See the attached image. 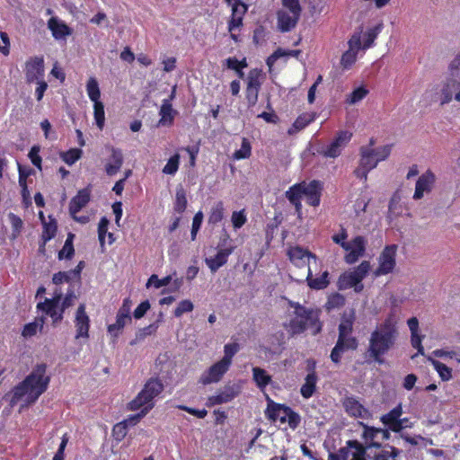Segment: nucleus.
<instances>
[{
  "mask_svg": "<svg viewBox=\"0 0 460 460\" xmlns=\"http://www.w3.org/2000/svg\"><path fill=\"white\" fill-rule=\"evenodd\" d=\"M49 381V376H26L22 382L5 395L9 400L10 407L13 408L19 402H22L19 411L21 412L24 408L34 404L48 389Z\"/></svg>",
  "mask_w": 460,
  "mask_h": 460,
  "instance_id": "1",
  "label": "nucleus"
},
{
  "mask_svg": "<svg viewBox=\"0 0 460 460\" xmlns=\"http://www.w3.org/2000/svg\"><path fill=\"white\" fill-rule=\"evenodd\" d=\"M402 415V405L399 404L381 416L380 420L384 424L385 429L368 426L367 424L360 422L359 424L363 428L361 435L362 439L370 442L368 447H380L381 443L376 441L378 435H381L382 440H388L391 437L390 431L399 433L402 430V422L400 421Z\"/></svg>",
  "mask_w": 460,
  "mask_h": 460,
  "instance_id": "2",
  "label": "nucleus"
},
{
  "mask_svg": "<svg viewBox=\"0 0 460 460\" xmlns=\"http://www.w3.org/2000/svg\"><path fill=\"white\" fill-rule=\"evenodd\" d=\"M396 330L389 322L385 321L372 333L369 340L368 353L371 358L378 364L385 362L383 356L392 348L395 341Z\"/></svg>",
  "mask_w": 460,
  "mask_h": 460,
  "instance_id": "3",
  "label": "nucleus"
},
{
  "mask_svg": "<svg viewBox=\"0 0 460 460\" xmlns=\"http://www.w3.org/2000/svg\"><path fill=\"white\" fill-rule=\"evenodd\" d=\"M299 314L301 315H292L288 322L283 323V327L291 336L303 333L306 330H310L313 335L321 332L323 324L320 322V309L310 307Z\"/></svg>",
  "mask_w": 460,
  "mask_h": 460,
  "instance_id": "4",
  "label": "nucleus"
},
{
  "mask_svg": "<svg viewBox=\"0 0 460 460\" xmlns=\"http://www.w3.org/2000/svg\"><path fill=\"white\" fill-rule=\"evenodd\" d=\"M164 389V385L157 376L149 378L137 396L127 403V410L136 411L143 407L150 411L155 407V399Z\"/></svg>",
  "mask_w": 460,
  "mask_h": 460,
  "instance_id": "5",
  "label": "nucleus"
},
{
  "mask_svg": "<svg viewBox=\"0 0 460 460\" xmlns=\"http://www.w3.org/2000/svg\"><path fill=\"white\" fill-rule=\"evenodd\" d=\"M370 269V262L364 261L353 270L342 274L338 280L339 289L354 288L355 292H361L364 288L361 282L367 277Z\"/></svg>",
  "mask_w": 460,
  "mask_h": 460,
  "instance_id": "6",
  "label": "nucleus"
},
{
  "mask_svg": "<svg viewBox=\"0 0 460 460\" xmlns=\"http://www.w3.org/2000/svg\"><path fill=\"white\" fill-rule=\"evenodd\" d=\"M365 446L358 440H348L346 447H341L337 453H330L329 460H367V450L370 442L364 440Z\"/></svg>",
  "mask_w": 460,
  "mask_h": 460,
  "instance_id": "7",
  "label": "nucleus"
},
{
  "mask_svg": "<svg viewBox=\"0 0 460 460\" xmlns=\"http://www.w3.org/2000/svg\"><path fill=\"white\" fill-rule=\"evenodd\" d=\"M302 199L305 196L308 205L317 207L320 204L322 184L319 181H312L309 183L302 181L289 188Z\"/></svg>",
  "mask_w": 460,
  "mask_h": 460,
  "instance_id": "8",
  "label": "nucleus"
},
{
  "mask_svg": "<svg viewBox=\"0 0 460 460\" xmlns=\"http://www.w3.org/2000/svg\"><path fill=\"white\" fill-rule=\"evenodd\" d=\"M351 137V132L347 130H341L338 132L336 137L332 140V142L330 145L323 147L321 151H319V153L325 157L336 158L341 154V151L349 144Z\"/></svg>",
  "mask_w": 460,
  "mask_h": 460,
  "instance_id": "9",
  "label": "nucleus"
},
{
  "mask_svg": "<svg viewBox=\"0 0 460 460\" xmlns=\"http://www.w3.org/2000/svg\"><path fill=\"white\" fill-rule=\"evenodd\" d=\"M61 298L62 293L55 292L53 298H45L43 302H40L37 305V309L46 314L47 315H49L52 318L53 323H57L63 319L64 310L61 306H59Z\"/></svg>",
  "mask_w": 460,
  "mask_h": 460,
  "instance_id": "10",
  "label": "nucleus"
},
{
  "mask_svg": "<svg viewBox=\"0 0 460 460\" xmlns=\"http://www.w3.org/2000/svg\"><path fill=\"white\" fill-rule=\"evenodd\" d=\"M349 244L343 250L347 252L344 256V261L347 264H354L359 258L363 257L366 252L367 241L362 235H358L347 242Z\"/></svg>",
  "mask_w": 460,
  "mask_h": 460,
  "instance_id": "11",
  "label": "nucleus"
},
{
  "mask_svg": "<svg viewBox=\"0 0 460 460\" xmlns=\"http://www.w3.org/2000/svg\"><path fill=\"white\" fill-rule=\"evenodd\" d=\"M241 390L242 387L239 384H228L219 390L217 394L209 396L207 399L206 406L210 408L215 405L229 402L241 393Z\"/></svg>",
  "mask_w": 460,
  "mask_h": 460,
  "instance_id": "12",
  "label": "nucleus"
},
{
  "mask_svg": "<svg viewBox=\"0 0 460 460\" xmlns=\"http://www.w3.org/2000/svg\"><path fill=\"white\" fill-rule=\"evenodd\" d=\"M397 252V245L392 244L386 246L381 252L378 262L379 266L375 270V276L386 275L393 271L395 266V257Z\"/></svg>",
  "mask_w": 460,
  "mask_h": 460,
  "instance_id": "13",
  "label": "nucleus"
},
{
  "mask_svg": "<svg viewBox=\"0 0 460 460\" xmlns=\"http://www.w3.org/2000/svg\"><path fill=\"white\" fill-rule=\"evenodd\" d=\"M239 349L238 343L226 344L223 358L209 367L208 374H225L232 363L233 357L238 352Z\"/></svg>",
  "mask_w": 460,
  "mask_h": 460,
  "instance_id": "14",
  "label": "nucleus"
},
{
  "mask_svg": "<svg viewBox=\"0 0 460 460\" xmlns=\"http://www.w3.org/2000/svg\"><path fill=\"white\" fill-rule=\"evenodd\" d=\"M358 341L351 334H339L335 347L331 353V358L333 362L338 363L341 355L348 349H356Z\"/></svg>",
  "mask_w": 460,
  "mask_h": 460,
  "instance_id": "15",
  "label": "nucleus"
},
{
  "mask_svg": "<svg viewBox=\"0 0 460 460\" xmlns=\"http://www.w3.org/2000/svg\"><path fill=\"white\" fill-rule=\"evenodd\" d=\"M25 78L26 82L31 84L33 82L43 79L44 77V60L42 58L34 57L29 59L25 64Z\"/></svg>",
  "mask_w": 460,
  "mask_h": 460,
  "instance_id": "16",
  "label": "nucleus"
},
{
  "mask_svg": "<svg viewBox=\"0 0 460 460\" xmlns=\"http://www.w3.org/2000/svg\"><path fill=\"white\" fill-rule=\"evenodd\" d=\"M288 257L292 263L297 268L307 267V269H309L311 268V260H313L314 263L317 261V258L314 254L298 246L289 249Z\"/></svg>",
  "mask_w": 460,
  "mask_h": 460,
  "instance_id": "17",
  "label": "nucleus"
},
{
  "mask_svg": "<svg viewBox=\"0 0 460 460\" xmlns=\"http://www.w3.org/2000/svg\"><path fill=\"white\" fill-rule=\"evenodd\" d=\"M460 81L457 77L448 75L442 83L440 89V104L445 105L449 103L455 94L459 91Z\"/></svg>",
  "mask_w": 460,
  "mask_h": 460,
  "instance_id": "18",
  "label": "nucleus"
},
{
  "mask_svg": "<svg viewBox=\"0 0 460 460\" xmlns=\"http://www.w3.org/2000/svg\"><path fill=\"white\" fill-rule=\"evenodd\" d=\"M289 409V406L282 403H278L268 398V404L265 410L266 418L273 422L279 421L281 424L287 422V411L284 410Z\"/></svg>",
  "mask_w": 460,
  "mask_h": 460,
  "instance_id": "19",
  "label": "nucleus"
},
{
  "mask_svg": "<svg viewBox=\"0 0 460 460\" xmlns=\"http://www.w3.org/2000/svg\"><path fill=\"white\" fill-rule=\"evenodd\" d=\"M75 323L76 328L75 338H88L90 319L85 312V305L84 304L80 305L76 310Z\"/></svg>",
  "mask_w": 460,
  "mask_h": 460,
  "instance_id": "20",
  "label": "nucleus"
},
{
  "mask_svg": "<svg viewBox=\"0 0 460 460\" xmlns=\"http://www.w3.org/2000/svg\"><path fill=\"white\" fill-rule=\"evenodd\" d=\"M435 182V175L431 171H427L421 174L415 186L414 199H420L425 192H430Z\"/></svg>",
  "mask_w": 460,
  "mask_h": 460,
  "instance_id": "21",
  "label": "nucleus"
},
{
  "mask_svg": "<svg viewBox=\"0 0 460 460\" xmlns=\"http://www.w3.org/2000/svg\"><path fill=\"white\" fill-rule=\"evenodd\" d=\"M233 252V248L220 249L215 257L206 258L205 262L211 270L216 272L217 270L227 262L229 255Z\"/></svg>",
  "mask_w": 460,
  "mask_h": 460,
  "instance_id": "22",
  "label": "nucleus"
},
{
  "mask_svg": "<svg viewBox=\"0 0 460 460\" xmlns=\"http://www.w3.org/2000/svg\"><path fill=\"white\" fill-rule=\"evenodd\" d=\"M300 17V14L291 13L287 10L278 12V26L281 31H289L293 29Z\"/></svg>",
  "mask_w": 460,
  "mask_h": 460,
  "instance_id": "23",
  "label": "nucleus"
},
{
  "mask_svg": "<svg viewBox=\"0 0 460 460\" xmlns=\"http://www.w3.org/2000/svg\"><path fill=\"white\" fill-rule=\"evenodd\" d=\"M305 280L310 288L320 290L325 288L329 285V272L323 271L320 276L314 278L311 268L307 269Z\"/></svg>",
  "mask_w": 460,
  "mask_h": 460,
  "instance_id": "24",
  "label": "nucleus"
},
{
  "mask_svg": "<svg viewBox=\"0 0 460 460\" xmlns=\"http://www.w3.org/2000/svg\"><path fill=\"white\" fill-rule=\"evenodd\" d=\"M123 164V155L121 150L111 147V155L105 165V172L109 176L116 174Z\"/></svg>",
  "mask_w": 460,
  "mask_h": 460,
  "instance_id": "25",
  "label": "nucleus"
},
{
  "mask_svg": "<svg viewBox=\"0 0 460 460\" xmlns=\"http://www.w3.org/2000/svg\"><path fill=\"white\" fill-rule=\"evenodd\" d=\"M376 448L379 451L374 454L372 457L373 460H396L402 453V450L389 444H381L380 447Z\"/></svg>",
  "mask_w": 460,
  "mask_h": 460,
  "instance_id": "26",
  "label": "nucleus"
},
{
  "mask_svg": "<svg viewBox=\"0 0 460 460\" xmlns=\"http://www.w3.org/2000/svg\"><path fill=\"white\" fill-rule=\"evenodd\" d=\"M90 200V191L88 189H83L78 191L69 204L70 215L77 214Z\"/></svg>",
  "mask_w": 460,
  "mask_h": 460,
  "instance_id": "27",
  "label": "nucleus"
},
{
  "mask_svg": "<svg viewBox=\"0 0 460 460\" xmlns=\"http://www.w3.org/2000/svg\"><path fill=\"white\" fill-rule=\"evenodd\" d=\"M48 27L51 31L53 37L57 40L63 39L71 33L68 26L56 17L49 20Z\"/></svg>",
  "mask_w": 460,
  "mask_h": 460,
  "instance_id": "28",
  "label": "nucleus"
},
{
  "mask_svg": "<svg viewBox=\"0 0 460 460\" xmlns=\"http://www.w3.org/2000/svg\"><path fill=\"white\" fill-rule=\"evenodd\" d=\"M176 111L172 109L170 100H163V103L159 111L161 119L159 120V126H170L173 122L174 115Z\"/></svg>",
  "mask_w": 460,
  "mask_h": 460,
  "instance_id": "29",
  "label": "nucleus"
},
{
  "mask_svg": "<svg viewBox=\"0 0 460 460\" xmlns=\"http://www.w3.org/2000/svg\"><path fill=\"white\" fill-rule=\"evenodd\" d=\"M344 406L346 411L351 416L366 418L368 415V411L359 402L353 398H348L344 402Z\"/></svg>",
  "mask_w": 460,
  "mask_h": 460,
  "instance_id": "30",
  "label": "nucleus"
},
{
  "mask_svg": "<svg viewBox=\"0 0 460 460\" xmlns=\"http://www.w3.org/2000/svg\"><path fill=\"white\" fill-rule=\"evenodd\" d=\"M359 164L369 170H373L377 166L378 163L374 156L373 148L368 146H362L360 148Z\"/></svg>",
  "mask_w": 460,
  "mask_h": 460,
  "instance_id": "31",
  "label": "nucleus"
},
{
  "mask_svg": "<svg viewBox=\"0 0 460 460\" xmlns=\"http://www.w3.org/2000/svg\"><path fill=\"white\" fill-rule=\"evenodd\" d=\"M315 115L314 113H303L296 118L291 128L288 130L289 135L297 133L304 129L307 125L314 120Z\"/></svg>",
  "mask_w": 460,
  "mask_h": 460,
  "instance_id": "32",
  "label": "nucleus"
},
{
  "mask_svg": "<svg viewBox=\"0 0 460 460\" xmlns=\"http://www.w3.org/2000/svg\"><path fill=\"white\" fill-rule=\"evenodd\" d=\"M45 323V317L40 316L36 317L35 320L31 323H29L24 325L23 330L22 332V335L24 338H31L34 336L38 331L41 332Z\"/></svg>",
  "mask_w": 460,
  "mask_h": 460,
  "instance_id": "33",
  "label": "nucleus"
},
{
  "mask_svg": "<svg viewBox=\"0 0 460 460\" xmlns=\"http://www.w3.org/2000/svg\"><path fill=\"white\" fill-rule=\"evenodd\" d=\"M317 376H306L305 383L300 388L303 398L309 399L316 391Z\"/></svg>",
  "mask_w": 460,
  "mask_h": 460,
  "instance_id": "34",
  "label": "nucleus"
},
{
  "mask_svg": "<svg viewBox=\"0 0 460 460\" xmlns=\"http://www.w3.org/2000/svg\"><path fill=\"white\" fill-rule=\"evenodd\" d=\"M186 191L183 187L180 186L176 189L174 210L182 213L187 208Z\"/></svg>",
  "mask_w": 460,
  "mask_h": 460,
  "instance_id": "35",
  "label": "nucleus"
},
{
  "mask_svg": "<svg viewBox=\"0 0 460 460\" xmlns=\"http://www.w3.org/2000/svg\"><path fill=\"white\" fill-rule=\"evenodd\" d=\"M86 92L93 102H100L101 91L98 82L94 77L89 78L86 84Z\"/></svg>",
  "mask_w": 460,
  "mask_h": 460,
  "instance_id": "36",
  "label": "nucleus"
},
{
  "mask_svg": "<svg viewBox=\"0 0 460 460\" xmlns=\"http://www.w3.org/2000/svg\"><path fill=\"white\" fill-rule=\"evenodd\" d=\"M224 204L222 201H218L213 205L208 217L209 224H217L224 217Z\"/></svg>",
  "mask_w": 460,
  "mask_h": 460,
  "instance_id": "37",
  "label": "nucleus"
},
{
  "mask_svg": "<svg viewBox=\"0 0 460 460\" xmlns=\"http://www.w3.org/2000/svg\"><path fill=\"white\" fill-rule=\"evenodd\" d=\"M252 146L246 137H243L241 148L233 154V158L235 160L246 159L251 156Z\"/></svg>",
  "mask_w": 460,
  "mask_h": 460,
  "instance_id": "38",
  "label": "nucleus"
},
{
  "mask_svg": "<svg viewBox=\"0 0 460 460\" xmlns=\"http://www.w3.org/2000/svg\"><path fill=\"white\" fill-rule=\"evenodd\" d=\"M345 305V297L340 293H334L328 297L325 307L328 311L338 309Z\"/></svg>",
  "mask_w": 460,
  "mask_h": 460,
  "instance_id": "39",
  "label": "nucleus"
},
{
  "mask_svg": "<svg viewBox=\"0 0 460 460\" xmlns=\"http://www.w3.org/2000/svg\"><path fill=\"white\" fill-rule=\"evenodd\" d=\"M157 328V323H151L148 326L139 329L136 333L135 339L130 342V344L134 345L143 341L148 335H151L152 333L155 332Z\"/></svg>",
  "mask_w": 460,
  "mask_h": 460,
  "instance_id": "40",
  "label": "nucleus"
},
{
  "mask_svg": "<svg viewBox=\"0 0 460 460\" xmlns=\"http://www.w3.org/2000/svg\"><path fill=\"white\" fill-rule=\"evenodd\" d=\"M83 151L79 148H72L66 152L61 153L62 160L68 165L74 164L82 156Z\"/></svg>",
  "mask_w": 460,
  "mask_h": 460,
  "instance_id": "41",
  "label": "nucleus"
},
{
  "mask_svg": "<svg viewBox=\"0 0 460 460\" xmlns=\"http://www.w3.org/2000/svg\"><path fill=\"white\" fill-rule=\"evenodd\" d=\"M93 114L97 127L102 129L104 126L105 112L104 106L102 102H93Z\"/></svg>",
  "mask_w": 460,
  "mask_h": 460,
  "instance_id": "42",
  "label": "nucleus"
},
{
  "mask_svg": "<svg viewBox=\"0 0 460 460\" xmlns=\"http://www.w3.org/2000/svg\"><path fill=\"white\" fill-rule=\"evenodd\" d=\"M179 164H180V155L175 154L172 157L169 158V160L167 161V164L163 168V172L164 174L174 175L179 169Z\"/></svg>",
  "mask_w": 460,
  "mask_h": 460,
  "instance_id": "43",
  "label": "nucleus"
},
{
  "mask_svg": "<svg viewBox=\"0 0 460 460\" xmlns=\"http://www.w3.org/2000/svg\"><path fill=\"white\" fill-rule=\"evenodd\" d=\"M138 411L137 413L129 415L127 419L122 420V422H125L127 429L136 426L149 412L148 409H144L143 407Z\"/></svg>",
  "mask_w": 460,
  "mask_h": 460,
  "instance_id": "44",
  "label": "nucleus"
},
{
  "mask_svg": "<svg viewBox=\"0 0 460 460\" xmlns=\"http://www.w3.org/2000/svg\"><path fill=\"white\" fill-rule=\"evenodd\" d=\"M285 412L287 411V422L288 424V427L295 430L297 429L301 423V416L295 411L291 407L289 409L284 410Z\"/></svg>",
  "mask_w": 460,
  "mask_h": 460,
  "instance_id": "45",
  "label": "nucleus"
},
{
  "mask_svg": "<svg viewBox=\"0 0 460 460\" xmlns=\"http://www.w3.org/2000/svg\"><path fill=\"white\" fill-rule=\"evenodd\" d=\"M128 434V429L125 425V422H118L116 423L113 428H112V430H111V435H112V438L117 441V442H121L127 436Z\"/></svg>",
  "mask_w": 460,
  "mask_h": 460,
  "instance_id": "46",
  "label": "nucleus"
},
{
  "mask_svg": "<svg viewBox=\"0 0 460 460\" xmlns=\"http://www.w3.org/2000/svg\"><path fill=\"white\" fill-rule=\"evenodd\" d=\"M171 281L172 276H166L163 279H159L157 275L153 274L147 280L146 288L153 286L155 288H160L162 287L169 285Z\"/></svg>",
  "mask_w": 460,
  "mask_h": 460,
  "instance_id": "47",
  "label": "nucleus"
},
{
  "mask_svg": "<svg viewBox=\"0 0 460 460\" xmlns=\"http://www.w3.org/2000/svg\"><path fill=\"white\" fill-rule=\"evenodd\" d=\"M131 322V316L119 315L117 314L116 315V323L113 324H110L108 327V331L111 333L114 332L120 331L126 324Z\"/></svg>",
  "mask_w": 460,
  "mask_h": 460,
  "instance_id": "48",
  "label": "nucleus"
},
{
  "mask_svg": "<svg viewBox=\"0 0 460 460\" xmlns=\"http://www.w3.org/2000/svg\"><path fill=\"white\" fill-rule=\"evenodd\" d=\"M194 305L193 303L189 299L181 300L177 307L175 308L173 314L174 316L179 318L185 313H190L193 310Z\"/></svg>",
  "mask_w": 460,
  "mask_h": 460,
  "instance_id": "49",
  "label": "nucleus"
},
{
  "mask_svg": "<svg viewBox=\"0 0 460 460\" xmlns=\"http://www.w3.org/2000/svg\"><path fill=\"white\" fill-rule=\"evenodd\" d=\"M286 198L289 200V202L295 206L296 212L297 216L300 217L302 214V203L301 198L296 193H295L292 190L288 189L286 191Z\"/></svg>",
  "mask_w": 460,
  "mask_h": 460,
  "instance_id": "50",
  "label": "nucleus"
},
{
  "mask_svg": "<svg viewBox=\"0 0 460 460\" xmlns=\"http://www.w3.org/2000/svg\"><path fill=\"white\" fill-rule=\"evenodd\" d=\"M368 91L365 87L355 89L347 98L346 102L349 104H355L366 97Z\"/></svg>",
  "mask_w": 460,
  "mask_h": 460,
  "instance_id": "51",
  "label": "nucleus"
},
{
  "mask_svg": "<svg viewBox=\"0 0 460 460\" xmlns=\"http://www.w3.org/2000/svg\"><path fill=\"white\" fill-rule=\"evenodd\" d=\"M44 229H43V232H42V239L44 241V243H47L48 241H49L50 239H52L55 234H56V232H57V225H56V222L55 221H51L49 223H44Z\"/></svg>",
  "mask_w": 460,
  "mask_h": 460,
  "instance_id": "52",
  "label": "nucleus"
},
{
  "mask_svg": "<svg viewBox=\"0 0 460 460\" xmlns=\"http://www.w3.org/2000/svg\"><path fill=\"white\" fill-rule=\"evenodd\" d=\"M380 30H381V25H378V26L369 29L366 32V34H365L366 39H365L364 45H363L364 49H368L373 45L375 40L376 39L378 33L380 32Z\"/></svg>",
  "mask_w": 460,
  "mask_h": 460,
  "instance_id": "53",
  "label": "nucleus"
},
{
  "mask_svg": "<svg viewBox=\"0 0 460 460\" xmlns=\"http://www.w3.org/2000/svg\"><path fill=\"white\" fill-rule=\"evenodd\" d=\"M109 220L103 217L101 218L98 226V238L101 246L103 248L105 243V236L108 233V226H109Z\"/></svg>",
  "mask_w": 460,
  "mask_h": 460,
  "instance_id": "54",
  "label": "nucleus"
},
{
  "mask_svg": "<svg viewBox=\"0 0 460 460\" xmlns=\"http://www.w3.org/2000/svg\"><path fill=\"white\" fill-rule=\"evenodd\" d=\"M357 54V52L350 49L343 53L341 59V64L343 68L348 69L356 62Z\"/></svg>",
  "mask_w": 460,
  "mask_h": 460,
  "instance_id": "55",
  "label": "nucleus"
},
{
  "mask_svg": "<svg viewBox=\"0 0 460 460\" xmlns=\"http://www.w3.org/2000/svg\"><path fill=\"white\" fill-rule=\"evenodd\" d=\"M392 146L386 145L376 149H373L374 156L376 159L377 163L381 161H385L388 158L391 154Z\"/></svg>",
  "mask_w": 460,
  "mask_h": 460,
  "instance_id": "56",
  "label": "nucleus"
},
{
  "mask_svg": "<svg viewBox=\"0 0 460 460\" xmlns=\"http://www.w3.org/2000/svg\"><path fill=\"white\" fill-rule=\"evenodd\" d=\"M232 6V16L242 19L245 13L247 12L248 6L243 4L241 0H237L234 2Z\"/></svg>",
  "mask_w": 460,
  "mask_h": 460,
  "instance_id": "57",
  "label": "nucleus"
},
{
  "mask_svg": "<svg viewBox=\"0 0 460 460\" xmlns=\"http://www.w3.org/2000/svg\"><path fill=\"white\" fill-rule=\"evenodd\" d=\"M246 220L247 218L243 209L233 212L231 221L235 229L241 228L245 224Z\"/></svg>",
  "mask_w": 460,
  "mask_h": 460,
  "instance_id": "58",
  "label": "nucleus"
},
{
  "mask_svg": "<svg viewBox=\"0 0 460 460\" xmlns=\"http://www.w3.org/2000/svg\"><path fill=\"white\" fill-rule=\"evenodd\" d=\"M202 221H203V213L201 211H199L195 214L193 220H192L191 233H190L192 241H194L196 239L197 234L200 229Z\"/></svg>",
  "mask_w": 460,
  "mask_h": 460,
  "instance_id": "59",
  "label": "nucleus"
},
{
  "mask_svg": "<svg viewBox=\"0 0 460 460\" xmlns=\"http://www.w3.org/2000/svg\"><path fill=\"white\" fill-rule=\"evenodd\" d=\"M40 147L39 146H33L29 152V158L31 159L32 164L36 166L39 170H41V157L40 155Z\"/></svg>",
  "mask_w": 460,
  "mask_h": 460,
  "instance_id": "60",
  "label": "nucleus"
},
{
  "mask_svg": "<svg viewBox=\"0 0 460 460\" xmlns=\"http://www.w3.org/2000/svg\"><path fill=\"white\" fill-rule=\"evenodd\" d=\"M75 250L73 246V243L71 240H66L65 244L61 251L58 252V258L62 259H71L74 255Z\"/></svg>",
  "mask_w": 460,
  "mask_h": 460,
  "instance_id": "61",
  "label": "nucleus"
},
{
  "mask_svg": "<svg viewBox=\"0 0 460 460\" xmlns=\"http://www.w3.org/2000/svg\"><path fill=\"white\" fill-rule=\"evenodd\" d=\"M260 73L257 70H252L248 75L247 88L260 90Z\"/></svg>",
  "mask_w": 460,
  "mask_h": 460,
  "instance_id": "62",
  "label": "nucleus"
},
{
  "mask_svg": "<svg viewBox=\"0 0 460 460\" xmlns=\"http://www.w3.org/2000/svg\"><path fill=\"white\" fill-rule=\"evenodd\" d=\"M283 6L291 13H301V6L298 0H282Z\"/></svg>",
  "mask_w": 460,
  "mask_h": 460,
  "instance_id": "63",
  "label": "nucleus"
},
{
  "mask_svg": "<svg viewBox=\"0 0 460 460\" xmlns=\"http://www.w3.org/2000/svg\"><path fill=\"white\" fill-rule=\"evenodd\" d=\"M449 75L455 77L460 74V52L456 55L448 66Z\"/></svg>",
  "mask_w": 460,
  "mask_h": 460,
  "instance_id": "64",
  "label": "nucleus"
}]
</instances>
